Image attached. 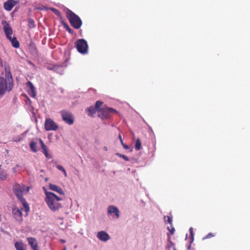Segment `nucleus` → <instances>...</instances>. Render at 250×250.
Masks as SVG:
<instances>
[{
  "mask_svg": "<svg viewBox=\"0 0 250 250\" xmlns=\"http://www.w3.org/2000/svg\"><path fill=\"white\" fill-rule=\"evenodd\" d=\"M4 70V77L2 76L4 75L3 73L0 77V96L3 95L7 90L10 91L13 87V78L8 64H5Z\"/></svg>",
  "mask_w": 250,
  "mask_h": 250,
  "instance_id": "1",
  "label": "nucleus"
},
{
  "mask_svg": "<svg viewBox=\"0 0 250 250\" xmlns=\"http://www.w3.org/2000/svg\"><path fill=\"white\" fill-rule=\"evenodd\" d=\"M45 195L44 200L49 209L52 211H56L62 208V205L60 203V201L62 200L61 198L51 192H45Z\"/></svg>",
  "mask_w": 250,
  "mask_h": 250,
  "instance_id": "2",
  "label": "nucleus"
},
{
  "mask_svg": "<svg viewBox=\"0 0 250 250\" xmlns=\"http://www.w3.org/2000/svg\"><path fill=\"white\" fill-rule=\"evenodd\" d=\"M66 16L71 25L75 29H79L82 25V21L80 17L70 10H68Z\"/></svg>",
  "mask_w": 250,
  "mask_h": 250,
  "instance_id": "3",
  "label": "nucleus"
},
{
  "mask_svg": "<svg viewBox=\"0 0 250 250\" xmlns=\"http://www.w3.org/2000/svg\"><path fill=\"white\" fill-rule=\"evenodd\" d=\"M29 189V187H26L23 184H15L13 188L15 194L19 200H23V194L27 193Z\"/></svg>",
  "mask_w": 250,
  "mask_h": 250,
  "instance_id": "4",
  "label": "nucleus"
},
{
  "mask_svg": "<svg viewBox=\"0 0 250 250\" xmlns=\"http://www.w3.org/2000/svg\"><path fill=\"white\" fill-rule=\"evenodd\" d=\"M117 113V110L111 107H104L98 110V117L103 120L107 119Z\"/></svg>",
  "mask_w": 250,
  "mask_h": 250,
  "instance_id": "5",
  "label": "nucleus"
},
{
  "mask_svg": "<svg viewBox=\"0 0 250 250\" xmlns=\"http://www.w3.org/2000/svg\"><path fill=\"white\" fill-rule=\"evenodd\" d=\"M75 44L79 53L83 54L87 53L88 46L87 42L84 39H81L77 40Z\"/></svg>",
  "mask_w": 250,
  "mask_h": 250,
  "instance_id": "6",
  "label": "nucleus"
},
{
  "mask_svg": "<svg viewBox=\"0 0 250 250\" xmlns=\"http://www.w3.org/2000/svg\"><path fill=\"white\" fill-rule=\"evenodd\" d=\"M62 120L68 125H73L74 122V117L73 114L66 110H63L60 112Z\"/></svg>",
  "mask_w": 250,
  "mask_h": 250,
  "instance_id": "7",
  "label": "nucleus"
},
{
  "mask_svg": "<svg viewBox=\"0 0 250 250\" xmlns=\"http://www.w3.org/2000/svg\"><path fill=\"white\" fill-rule=\"evenodd\" d=\"M44 128L46 131L56 130L59 127L58 125L51 119H46L44 123Z\"/></svg>",
  "mask_w": 250,
  "mask_h": 250,
  "instance_id": "8",
  "label": "nucleus"
},
{
  "mask_svg": "<svg viewBox=\"0 0 250 250\" xmlns=\"http://www.w3.org/2000/svg\"><path fill=\"white\" fill-rule=\"evenodd\" d=\"M1 23L3 26L4 31L7 38L8 40H11L12 37L11 35L13 34V30L11 27L10 26V25L5 21H3Z\"/></svg>",
  "mask_w": 250,
  "mask_h": 250,
  "instance_id": "9",
  "label": "nucleus"
},
{
  "mask_svg": "<svg viewBox=\"0 0 250 250\" xmlns=\"http://www.w3.org/2000/svg\"><path fill=\"white\" fill-rule=\"evenodd\" d=\"M26 87L28 88V93L32 97H35L36 96V88L34 86L33 83L28 81L26 84Z\"/></svg>",
  "mask_w": 250,
  "mask_h": 250,
  "instance_id": "10",
  "label": "nucleus"
},
{
  "mask_svg": "<svg viewBox=\"0 0 250 250\" xmlns=\"http://www.w3.org/2000/svg\"><path fill=\"white\" fill-rule=\"evenodd\" d=\"M97 236L99 240L104 242L107 241L110 239L109 235L104 231H99Z\"/></svg>",
  "mask_w": 250,
  "mask_h": 250,
  "instance_id": "11",
  "label": "nucleus"
},
{
  "mask_svg": "<svg viewBox=\"0 0 250 250\" xmlns=\"http://www.w3.org/2000/svg\"><path fill=\"white\" fill-rule=\"evenodd\" d=\"M17 2L14 0H8L4 3V8L7 11H11L16 5Z\"/></svg>",
  "mask_w": 250,
  "mask_h": 250,
  "instance_id": "12",
  "label": "nucleus"
},
{
  "mask_svg": "<svg viewBox=\"0 0 250 250\" xmlns=\"http://www.w3.org/2000/svg\"><path fill=\"white\" fill-rule=\"evenodd\" d=\"M107 213L108 214H111L114 213L116 215V218L118 219L120 216V212L118 208L113 206H110L107 210Z\"/></svg>",
  "mask_w": 250,
  "mask_h": 250,
  "instance_id": "13",
  "label": "nucleus"
},
{
  "mask_svg": "<svg viewBox=\"0 0 250 250\" xmlns=\"http://www.w3.org/2000/svg\"><path fill=\"white\" fill-rule=\"evenodd\" d=\"M12 213L17 220H22V214L21 209L18 208H14L12 209Z\"/></svg>",
  "mask_w": 250,
  "mask_h": 250,
  "instance_id": "14",
  "label": "nucleus"
},
{
  "mask_svg": "<svg viewBox=\"0 0 250 250\" xmlns=\"http://www.w3.org/2000/svg\"><path fill=\"white\" fill-rule=\"evenodd\" d=\"M27 241L33 250H39L38 249L37 240L35 238L33 237H28L27 238Z\"/></svg>",
  "mask_w": 250,
  "mask_h": 250,
  "instance_id": "15",
  "label": "nucleus"
},
{
  "mask_svg": "<svg viewBox=\"0 0 250 250\" xmlns=\"http://www.w3.org/2000/svg\"><path fill=\"white\" fill-rule=\"evenodd\" d=\"M49 188L50 189L56 191L60 194L64 195V194L62 189L57 185L50 184L49 185Z\"/></svg>",
  "mask_w": 250,
  "mask_h": 250,
  "instance_id": "16",
  "label": "nucleus"
},
{
  "mask_svg": "<svg viewBox=\"0 0 250 250\" xmlns=\"http://www.w3.org/2000/svg\"><path fill=\"white\" fill-rule=\"evenodd\" d=\"M9 40L11 41L12 45L14 47L17 48L20 47V43L16 37H11V39Z\"/></svg>",
  "mask_w": 250,
  "mask_h": 250,
  "instance_id": "17",
  "label": "nucleus"
},
{
  "mask_svg": "<svg viewBox=\"0 0 250 250\" xmlns=\"http://www.w3.org/2000/svg\"><path fill=\"white\" fill-rule=\"evenodd\" d=\"M15 247L17 250H25L24 245L21 242H17L15 244Z\"/></svg>",
  "mask_w": 250,
  "mask_h": 250,
  "instance_id": "18",
  "label": "nucleus"
},
{
  "mask_svg": "<svg viewBox=\"0 0 250 250\" xmlns=\"http://www.w3.org/2000/svg\"><path fill=\"white\" fill-rule=\"evenodd\" d=\"M62 25L63 26V28L66 29L70 34L73 33V30L70 28L69 25L64 21H62L61 22Z\"/></svg>",
  "mask_w": 250,
  "mask_h": 250,
  "instance_id": "19",
  "label": "nucleus"
},
{
  "mask_svg": "<svg viewBox=\"0 0 250 250\" xmlns=\"http://www.w3.org/2000/svg\"><path fill=\"white\" fill-rule=\"evenodd\" d=\"M86 112L88 116H92L96 113V108L91 106L86 110Z\"/></svg>",
  "mask_w": 250,
  "mask_h": 250,
  "instance_id": "20",
  "label": "nucleus"
},
{
  "mask_svg": "<svg viewBox=\"0 0 250 250\" xmlns=\"http://www.w3.org/2000/svg\"><path fill=\"white\" fill-rule=\"evenodd\" d=\"M20 200L22 203L23 207L25 211L28 212L29 211V207L27 203L26 202L25 198H23V200Z\"/></svg>",
  "mask_w": 250,
  "mask_h": 250,
  "instance_id": "21",
  "label": "nucleus"
},
{
  "mask_svg": "<svg viewBox=\"0 0 250 250\" xmlns=\"http://www.w3.org/2000/svg\"><path fill=\"white\" fill-rule=\"evenodd\" d=\"M30 147L31 149L32 150V151L34 152H36L37 151V143L34 142H31L30 143Z\"/></svg>",
  "mask_w": 250,
  "mask_h": 250,
  "instance_id": "22",
  "label": "nucleus"
},
{
  "mask_svg": "<svg viewBox=\"0 0 250 250\" xmlns=\"http://www.w3.org/2000/svg\"><path fill=\"white\" fill-rule=\"evenodd\" d=\"M28 25L29 28H33L35 27V21L32 19H29L28 20Z\"/></svg>",
  "mask_w": 250,
  "mask_h": 250,
  "instance_id": "23",
  "label": "nucleus"
},
{
  "mask_svg": "<svg viewBox=\"0 0 250 250\" xmlns=\"http://www.w3.org/2000/svg\"><path fill=\"white\" fill-rule=\"evenodd\" d=\"M141 147V141L140 139H137L136 141L135 148L136 150H139Z\"/></svg>",
  "mask_w": 250,
  "mask_h": 250,
  "instance_id": "24",
  "label": "nucleus"
},
{
  "mask_svg": "<svg viewBox=\"0 0 250 250\" xmlns=\"http://www.w3.org/2000/svg\"><path fill=\"white\" fill-rule=\"evenodd\" d=\"M42 152L45 155L46 157H48V148L47 146L45 145H42Z\"/></svg>",
  "mask_w": 250,
  "mask_h": 250,
  "instance_id": "25",
  "label": "nucleus"
},
{
  "mask_svg": "<svg viewBox=\"0 0 250 250\" xmlns=\"http://www.w3.org/2000/svg\"><path fill=\"white\" fill-rule=\"evenodd\" d=\"M118 137L120 139V142H121L122 145L124 147V148L126 149H128L129 148V147L127 145L124 144V142H123V141L122 140L121 135L120 134V135H119Z\"/></svg>",
  "mask_w": 250,
  "mask_h": 250,
  "instance_id": "26",
  "label": "nucleus"
},
{
  "mask_svg": "<svg viewBox=\"0 0 250 250\" xmlns=\"http://www.w3.org/2000/svg\"><path fill=\"white\" fill-rule=\"evenodd\" d=\"M116 155L117 156H118V157L124 159L126 161H129V158H128V157L125 156V155L121 154L119 153H116Z\"/></svg>",
  "mask_w": 250,
  "mask_h": 250,
  "instance_id": "27",
  "label": "nucleus"
},
{
  "mask_svg": "<svg viewBox=\"0 0 250 250\" xmlns=\"http://www.w3.org/2000/svg\"><path fill=\"white\" fill-rule=\"evenodd\" d=\"M103 104V102L101 101H97L95 103V107L96 109H99V108Z\"/></svg>",
  "mask_w": 250,
  "mask_h": 250,
  "instance_id": "28",
  "label": "nucleus"
},
{
  "mask_svg": "<svg viewBox=\"0 0 250 250\" xmlns=\"http://www.w3.org/2000/svg\"><path fill=\"white\" fill-rule=\"evenodd\" d=\"M167 229L169 230L170 235H173L175 231V229L174 227L172 226V225H170V228L168 227Z\"/></svg>",
  "mask_w": 250,
  "mask_h": 250,
  "instance_id": "29",
  "label": "nucleus"
},
{
  "mask_svg": "<svg viewBox=\"0 0 250 250\" xmlns=\"http://www.w3.org/2000/svg\"><path fill=\"white\" fill-rule=\"evenodd\" d=\"M7 178V175L4 172H0V178L2 180H5Z\"/></svg>",
  "mask_w": 250,
  "mask_h": 250,
  "instance_id": "30",
  "label": "nucleus"
},
{
  "mask_svg": "<svg viewBox=\"0 0 250 250\" xmlns=\"http://www.w3.org/2000/svg\"><path fill=\"white\" fill-rule=\"evenodd\" d=\"M215 235L212 233H208L204 238V239H208V238H210L212 237H214Z\"/></svg>",
  "mask_w": 250,
  "mask_h": 250,
  "instance_id": "31",
  "label": "nucleus"
},
{
  "mask_svg": "<svg viewBox=\"0 0 250 250\" xmlns=\"http://www.w3.org/2000/svg\"><path fill=\"white\" fill-rule=\"evenodd\" d=\"M166 218H167V223L170 225H172V218L169 216H167L164 217L165 219H166Z\"/></svg>",
  "mask_w": 250,
  "mask_h": 250,
  "instance_id": "32",
  "label": "nucleus"
},
{
  "mask_svg": "<svg viewBox=\"0 0 250 250\" xmlns=\"http://www.w3.org/2000/svg\"><path fill=\"white\" fill-rule=\"evenodd\" d=\"M51 10L57 15H59L60 14V11L55 8H52Z\"/></svg>",
  "mask_w": 250,
  "mask_h": 250,
  "instance_id": "33",
  "label": "nucleus"
},
{
  "mask_svg": "<svg viewBox=\"0 0 250 250\" xmlns=\"http://www.w3.org/2000/svg\"><path fill=\"white\" fill-rule=\"evenodd\" d=\"M189 231H190V236L191 237V239L193 240V229L192 228H190V229H189Z\"/></svg>",
  "mask_w": 250,
  "mask_h": 250,
  "instance_id": "34",
  "label": "nucleus"
},
{
  "mask_svg": "<svg viewBox=\"0 0 250 250\" xmlns=\"http://www.w3.org/2000/svg\"><path fill=\"white\" fill-rule=\"evenodd\" d=\"M57 168L62 171V172L64 170V168L62 166H61V165H57Z\"/></svg>",
  "mask_w": 250,
  "mask_h": 250,
  "instance_id": "35",
  "label": "nucleus"
},
{
  "mask_svg": "<svg viewBox=\"0 0 250 250\" xmlns=\"http://www.w3.org/2000/svg\"><path fill=\"white\" fill-rule=\"evenodd\" d=\"M40 142L41 144V146L42 147V145H45V144H44V143L43 142V141L41 140V139H40Z\"/></svg>",
  "mask_w": 250,
  "mask_h": 250,
  "instance_id": "36",
  "label": "nucleus"
},
{
  "mask_svg": "<svg viewBox=\"0 0 250 250\" xmlns=\"http://www.w3.org/2000/svg\"><path fill=\"white\" fill-rule=\"evenodd\" d=\"M62 172L63 173L64 176L65 177H66L67 176V173H66V172L65 169L62 171Z\"/></svg>",
  "mask_w": 250,
  "mask_h": 250,
  "instance_id": "37",
  "label": "nucleus"
},
{
  "mask_svg": "<svg viewBox=\"0 0 250 250\" xmlns=\"http://www.w3.org/2000/svg\"><path fill=\"white\" fill-rule=\"evenodd\" d=\"M170 244H171V246L173 245V243L172 242H170Z\"/></svg>",
  "mask_w": 250,
  "mask_h": 250,
  "instance_id": "38",
  "label": "nucleus"
},
{
  "mask_svg": "<svg viewBox=\"0 0 250 250\" xmlns=\"http://www.w3.org/2000/svg\"><path fill=\"white\" fill-rule=\"evenodd\" d=\"M174 250H176V249L175 247L174 248Z\"/></svg>",
  "mask_w": 250,
  "mask_h": 250,
  "instance_id": "39",
  "label": "nucleus"
}]
</instances>
